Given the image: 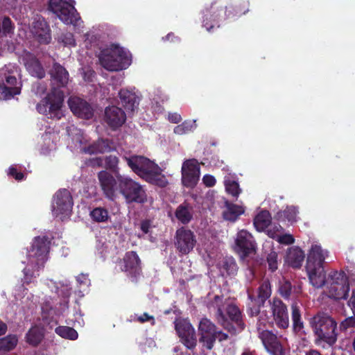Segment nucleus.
<instances>
[{
    "label": "nucleus",
    "instance_id": "nucleus-51",
    "mask_svg": "<svg viewBox=\"0 0 355 355\" xmlns=\"http://www.w3.org/2000/svg\"><path fill=\"white\" fill-rule=\"evenodd\" d=\"M350 327H355V313H353L352 316L345 318L340 324L341 331H345Z\"/></svg>",
    "mask_w": 355,
    "mask_h": 355
},
{
    "label": "nucleus",
    "instance_id": "nucleus-39",
    "mask_svg": "<svg viewBox=\"0 0 355 355\" xmlns=\"http://www.w3.org/2000/svg\"><path fill=\"white\" fill-rule=\"evenodd\" d=\"M55 332L58 336L65 339L74 340L78 337L77 331L68 326H59L55 328Z\"/></svg>",
    "mask_w": 355,
    "mask_h": 355
},
{
    "label": "nucleus",
    "instance_id": "nucleus-53",
    "mask_svg": "<svg viewBox=\"0 0 355 355\" xmlns=\"http://www.w3.org/2000/svg\"><path fill=\"white\" fill-rule=\"evenodd\" d=\"M1 28L5 34L10 33L13 31V25L9 17H5L3 18Z\"/></svg>",
    "mask_w": 355,
    "mask_h": 355
},
{
    "label": "nucleus",
    "instance_id": "nucleus-57",
    "mask_svg": "<svg viewBox=\"0 0 355 355\" xmlns=\"http://www.w3.org/2000/svg\"><path fill=\"white\" fill-rule=\"evenodd\" d=\"M202 182L203 184L207 187H212L216 183V178L213 175L209 174L205 175L203 176Z\"/></svg>",
    "mask_w": 355,
    "mask_h": 355
},
{
    "label": "nucleus",
    "instance_id": "nucleus-61",
    "mask_svg": "<svg viewBox=\"0 0 355 355\" xmlns=\"http://www.w3.org/2000/svg\"><path fill=\"white\" fill-rule=\"evenodd\" d=\"M347 304L352 313H355V289L352 291V295L347 302Z\"/></svg>",
    "mask_w": 355,
    "mask_h": 355
},
{
    "label": "nucleus",
    "instance_id": "nucleus-37",
    "mask_svg": "<svg viewBox=\"0 0 355 355\" xmlns=\"http://www.w3.org/2000/svg\"><path fill=\"white\" fill-rule=\"evenodd\" d=\"M175 216L184 225L188 224L193 218L191 209L187 203L181 204L177 207Z\"/></svg>",
    "mask_w": 355,
    "mask_h": 355
},
{
    "label": "nucleus",
    "instance_id": "nucleus-15",
    "mask_svg": "<svg viewBox=\"0 0 355 355\" xmlns=\"http://www.w3.org/2000/svg\"><path fill=\"white\" fill-rule=\"evenodd\" d=\"M31 32L34 37L41 44H47L51 40V29L44 18L37 15L33 18Z\"/></svg>",
    "mask_w": 355,
    "mask_h": 355
},
{
    "label": "nucleus",
    "instance_id": "nucleus-47",
    "mask_svg": "<svg viewBox=\"0 0 355 355\" xmlns=\"http://www.w3.org/2000/svg\"><path fill=\"white\" fill-rule=\"evenodd\" d=\"M216 334L201 335L199 341L202 344V346L208 350H211L216 342Z\"/></svg>",
    "mask_w": 355,
    "mask_h": 355
},
{
    "label": "nucleus",
    "instance_id": "nucleus-41",
    "mask_svg": "<svg viewBox=\"0 0 355 355\" xmlns=\"http://www.w3.org/2000/svg\"><path fill=\"white\" fill-rule=\"evenodd\" d=\"M327 282L331 284L349 285L347 277L343 271H333L329 275Z\"/></svg>",
    "mask_w": 355,
    "mask_h": 355
},
{
    "label": "nucleus",
    "instance_id": "nucleus-46",
    "mask_svg": "<svg viewBox=\"0 0 355 355\" xmlns=\"http://www.w3.org/2000/svg\"><path fill=\"white\" fill-rule=\"evenodd\" d=\"M225 186L226 191L229 194H231L233 197H235L236 198H238L241 193V189L237 182L230 180H226L225 182Z\"/></svg>",
    "mask_w": 355,
    "mask_h": 355
},
{
    "label": "nucleus",
    "instance_id": "nucleus-31",
    "mask_svg": "<svg viewBox=\"0 0 355 355\" xmlns=\"http://www.w3.org/2000/svg\"><path fill=\"white\" fill-rule=\"evenodd\" d=\"M44 337V329L38 326H34L26 333V340L30 345L37 347L42 341Z\"/></svg>",
    "mask_w": 355,
    "mask_h": 355
},
{
    "label": "nucleus",
    "instance_id": "nucleus-5",
    "mask_svg": "<svg viewBox=\"0 0 355 355\" xmlns=\"http://www.w3.org/2000/svg\"><path fill=\"white\" fill-rule=\"evenodd\" d=\"M248 11V8H241L240 6H223L221 2L215 0L204 12L202 26L209 32L214 27L219 28L220 22L229 19L241 17Z\"/></svg>",
    "mask_w": 355,
    "mask_h": 355
},
{
    "label": "nucleus",
    "instance_id": "nucleus-13",
    "mask_svg": "<svg viewBox=\"0 0 355 355\" xmlns=\"http://www.w3.org/2000/svg\"><path fill=\"white\" fill-rule=\"evenodd\" d=\"M196 243L194 233L184 227L176 230L175 245L177 250L182 254H189Z\"/></svg>",
    "mask_w": 355,
    "mask_h": 355
},
{
    "label": "nucleus",
    "instance_id": "nucleus-49",
    "mask_svg": "<svg viewBox=\"0 0 355 355\" xmlns=\"http://www.w3.org/2000/svg\"><path fill=\"white\" fill-rule=\"evenodd\" d=\"M278 254L275 251H271L267 256V263L268 269L271 272H275L278 268Z\"/></svg>",
    "mask_w": 355,
    "mask_h": 355
},
{
    "label": "nucleus",
    "instance_id": "nucleus-52",
    "mask_svg": "<svg viewBox=\"0 0 355 355\" xmlns=\"http://www.w3.org/2000/svg\"><path fill=\"white\" fill-rule=\"evenodd\" d=\"M134 321L138 322L139 323L150 322L152 325H154L155 323L154 316L150 315L148 313H144L139 316H136L134 318Z\"/></svg>",
    "mask_w": 355,
    "mask_h": 355
},
{
    "label": "nucleus",
    "instance_id": "nucleus-22",
    "mask_svg": "<svg viewBox=\"0 0 355 355\" xmlns=\"http://www.w3.org/2000/svg\"><path fill=\"white\" fill-rule=\"evenodd\" d=\"M252 236L245 230H241L237 234L236 245L243 257L249 256L255 250Z\"/></svg>",
    "mask_w": 355,
    "mask_h": 355
},
{
    "label": "nucleus",
    "instance_id": "nucleus-25",
    "mask_svg": "<svg viewBox=\"0 0 355 355\" xmlns=\"http://www.w3.org/2000/svg\"><path fill=\"white\" fill-rule=\"evenodd\" d=\"M114 150L113 142L109 139L100 138L83 148V152L89 155L108 153Z\"/></svg>",
    "mask_w": 355,
    "mask_h": 355
},
{
    "label": "nucleus",
    "instance_id": "nucleus-16",
    "mask_svg": "<svg viewBox=\"0 0 355 355\" xmlns=\"http://www.w3.org/2000/svg\"><path fill=\"white\" fill-rule=\"evenodd\" d=\"M270 309L276 326L281 329L289 327V316L287 306L279 298L275 297L270 302Z\"/></svg>",
    "mask_w": 355,
    "mask_h": 355
},
{
    "label": "nucleus",
    "instance_id": "nucleus-19",
    "mask_svg": "<svg viewBox=\"0 0 355 355\" xmlns=\"http://www.w3.org/2000/svg\"><path fill=\"white\" fill-rule=\"evenodd\" d=\"M266 351L270 355H285L283 346L277 336L272 331H261L258 334Z\"/></svg>",
    "mask_w": 355,
    "mask_h": 355
},
{
    "label": "nucleus",
    "instance_id": "nucleus-42",
    "mask_svg": "<svg viewBox=\"0 0 355 355\" xmlns=\"http://www.w3.org/2000/svg\"><path fill=\"white\" fill-rule=\"evenodd\" d=\"M17 344V338L15 336L8 335L0 338V351L9 352L13 349Z\"/></svg>",
    "mask_w": 355,
    "mask_h": 355
},
{
    "label": "nucleus",
    "instance_id": "nucleus-34",
    "mask_svg": "<svg viewBox=\"0 0 355 355\" xmlns=\"http://www.w3.org/2000/svg\"><path fill=\"white\" fill-rule=\"evenodd\" d=\"M225 205L227 210L224 212L223 216L227 220L235 221L245 211L243 207L229 202L228 201L225 202Z\"/></svg>",
    "mask_w": 355,
    "mask_h": 355
},
{
    "label": "nucleus",
    "instance_id": "nucleus-35",
    "mask_svg": "<svg viewBox=\"0 0 355 355\" xmlns=\"http://www.w3.org/2000/svg\"><path fill=\"white\" fill-rule=\"evenodd\" d=\"M26 70L33 76L42 78L44 76V70L35 57H32L30 60L24 63Z\"/></svg>",
    "mask_w": 355,
    "mask_h": 355
},
{
    "label": "nucleus",
    "instance_id": "nucleus-4",
    "mask_svg": "<svg viewBox=\"0 0 355 355\" xmlns=\"http://www.w3.org/2000/svg\"><path fill=\"white\" fill-rule=\"evenodd\" d=\"M123 158L131 171L147 183L159 188H164L168 184L162 168L154 161L137 155L124 156Z\"/></svg>",
    "mask_w": 355,
    "mask_h": 355
},
{
    "label": "nucleus",
    "instance_id": "nucleus-40",
    "mask_svg": "<svg viewBox=\"0 0 355 355\" xmlns=\"http://www.w3.org/2000/svg\"><path fill=\"white\" fill-rule=\"evenodd\" d=\"M90 216L96 223L107 222L110 218L108 211L101 207L93 209L90 212Z\"/></svg>",
    "mask_w": 355,
    "mask_h": 355
},
{
    "label": "nucleus",
    "instance_id": "nucleus-54",
    "mask_svg": "<svg viewBox=\"0 0 355 355\" xmlns=\"http://www.w3.org/2000/svg\"><path fill=\"white\" fill-rule=\"evenodd\" d=\"M268 319L267 318L263 317L261 314L259 315V318L257 319V330L258 332V334L261 331H266L267 329H264V328L266 327V324H268Z\"/></svg>",
    "mask_w": 355,
    "mask_h": 355
},
{
    "label": "nucleus",
    "instance_id": "nucleus-64",
    "mask_svg": "<svg viewBox=\"0 0 355 355\" xmlns=\"http://www.w3.org/2000/svg\"><path fill=\"white\" fill-rule=\"evenodd\" d=\"M8 329L7 324L0 320V336L4 335Z\"/></svg>",
    "mask_w": 355,
    "mask_h": 355
},
{
    "label": "nucleus",
    "instance_id": "nucleus-28",
    "mask_svg": "<svg viewBox=\"0 0 355 355\" xmlns=\"http://www.w3.org/2000/svg\"><path fill=\"white\" fill-rule=\"evenodd\" d=\"M257 293V296L255 297L248 291V299L251 302H259L261 305H264L266 301L270 297L272 293L270 282L268 280L263 281L258 288Z\"/></svg>",
    "mask_w": 355,
    "mask_h": 355
},
{
    "label": "nucleus",
    "instance_id": "nucleus-44",
    "mask_svg": "<svg viewBox=\"0 0 355 355\" xmlns=\"http://www.w3.org/2000/svg\"><path fill=\"white\" fill-rule=\"evenodd\" d=\"M119 162V158L115 155L106 156L105 158V164L107 169L113 172L115 175H121L118 166Z\"/></svg>",
    "mask_w": 355,
    "mask_h": 355
},
{
    "label": "nucleus",
    "instance_id": "nucleus-9",
    "mask_svg": "<svg viewBox=\"0 0 355 355\" xmlns=\"http://www.w3.org/2000/svg\"><path fill=\"white\" fill-rule=\"evenodd\" d=\"M73 200L70 191L67 189H59L53 195L52 211L61 220L69 217L71 214Z\"/></svg>",
    "mask_w": 355,
    "mask_h": 355
},
{
    "label": "nucleus",
    "instance_id": "nucleus-12",
    "mask_svg": "<svg viewBox=\"0 0 355 355\" xmlns=\"http://www.w3.org/2000/svg\"><path fill=\"white\" fill-rule=\"evenodd\" d=\"M175 329L180 338L181 342L189 349L196 347L197 340L196 332L189 320L186 319H177L175 322Z\"/></svg>",
    "mask_w": 355,
    "mask_h": 355
},
{
    "label": "nucleus",
    "instance_id": "nucleus-36",
    "mask_svg": "<svg viewBox=\"0 0 355 355\" xmlns=\"http://www.w3.org/2000/svg\"><path fill=\"white\" fill-rule=\"evenodd\" d=\"M220 271L223 275L226 273L227 275H235L238 270V266L235 259L233 257H225L220 263Z\"/></svg>",
    "mask_w": 355,
    "mask_h": 355
},
{
    "label": "nucleus",
    "instance_id": "nucleus-63",
    "mask_svg": "<svg viewBox=\"0 0 355 355\" xmlns=\"http://www.w3.org/2000/svg\"><path fill=\"white\" fill-rule=\"evenodd\" d=\"M163 40L171 42L180 41V38L175 36L173 33H168L164 37H163Z\"/></svg>",
    "mask_w": 355,
    "mask_h": 355
},
{
    "label": "nucleus",
    "instance_id": "nucleus-48",
    "mask_svg": "<svg viewBox=\"0 0 355 355\" xmlns=\"http://www.w3.org/2000/svg\"><path fill=\"white\" fill-rule=\"evenodd\" d=\"M193 128V123L189 121H184L181 124L175 127L173 132L176 135H184L189 133Z\"/></svg>",
    "mask_w": 355,
    "mask_h": 355
},
{
    "label": "nucleus",
    "instance_id": "nucleus-14",
    "mask_svg": "<svg viewBox=\"0 0 355 355\" xmlns=\"http://www.w3.org/2000/svg\"><path fill=\"white\" fill-rule=\"evenodd\" d=\"M101 189L105 197L114 200L119 191V180L107 171H101L97 175Z\"/></svg>",
    "mask_w": 355,
    "mask_h": 355
},
{
    "label": "nucleus",
    "instance_id": "nucleus-7",
    "mask_svg": "<svg viewBox=\"0 0 355 355\" xmlns=\"http://www.w3.org/2000/svg\"><path fill=\"white\" fill-rule=\"evenodd\" d=\"M98 59L101 64L110 71H118L126 69L131 63L128 53L117 44H112L109 48L101 51Z\"/></svg>",
    "mask_w": 355,
    "mask_h": 355
},
{
    "label": "nucleus",
    "instance_id": "nucleus-20",
    "mask_svg": "<svg viewBox=\"0 0 355 355\" xmlns=\"http://www.w3.org/2000/svg\"><path fill=\"white\" fill-rule=\"evenodd\" d=\"M122 270L128 272L132 277H137L141 271V260L135 251L127 252L123 259Z\"/></svg>",
    "mask_w": 355,
    "mask_h": 355
},
{
    "label": "nucleus",
    "instance_id": "nucleus-62",
    "mask_svg": "<svg viewBox=\"0 0 355 355\" xmlns=\"http://www.w3.org/2000/svg\"><path fill=\"white\" fill-rule=\"evenodd\" d=\"M150 227V223L149 220H144L141 223V230L144 234H147L149 232Z\"/></svg>",
    "mask_w": 355,
    "mask_h": 355
},
{
    "label": "nucleus",
    "instance_id": "nucleus-18",
    "mask_svg": "<svg viewBox=\"0 0 355 355\" xmlns=\"http://www.w3.org/2000/svg\"><path fill=\"white\" fill-rule=\"evenodd\" d=\"M17 85L15 76L10 73H0V94L3 99H10L20 94L21 87Z\"/></svg>",
    "mask_w": 355,
    "mask_h": 355
},
{
    "label": "nucleus",
    "instance_id": "nucleus-17",
    "mask_svg": "<svg viewBox=\"0 0 355 355\" xmlns=\"http://www.w3.org/2000/svg\"><path fill=\"white\" fill-rule=\"evenodd\" d=\"M68 105L73 114L79 118L90 119L94 116L93 107L85 99L78 96H70Z\"/></svg>",
    "mask_w": 355,
    "mask_h": 355
},
{
    "label": "nucleus",
    "instance_id": "nucleus-24",
    "mask_svg": "<svg viewBox=\"0 0 355 355\" xmlns=\"http://www.w3.org/2000/svg\"><path fill=\"white\" fill-rule=\"evenodd\" d=\"M325 259L324 251L320 245H313L307 257L306 268L315 267L322 270Z\"/></svg>",
    "mask_w": 355,
    "mask_h": 355
},
{
    "label": "nucleus",
    "instance_id": "nucleus-11",
    "mask_svg": "<svg viewBox=\"0 0 355 355\" xmlns=\"http://www.w3.org/2000/svg\"><path fill=\"white\" fill-rule=\"evenodd\" d=\"M200 168L196 159H190L184 162L182 166V182L184 187L193 188L199 181Z\"/></svg>",
    "mask_w": 355,
    "mask_h": 355
},
{
    "label": "nucleus",
    "instance_id": "nucleus-60",
    "mask_svg": "<svg viewBox=\"0 0 355 355\" xmlns=\"http://www.w3.org/2000/svg\"><path fill=\"white\" fill-rule=\"evenodd\" d=\"M229 338L227 334L223 332L222 331L216 330V340L218 339L220 342L227 340Z\"/></svg>",
    "mask_w": 355,
    "mask_h": 355
},
{
    "label": "nucleus",
    "instance_id": "nucleus-29",
    "mask_svg": "<svg viewBox=\"0 0 355 355\" xmlns=\"http://www.w3.org/2000/svg\"><path fill=\"white\" fill-rule=\"evenodd\" d=\"M305 254L299 247H292L286 253V261L288 265L295 268H299L304 260Z\"/></svg>",
    "mask_w": 355,
    "mask_h": 355
},
{
    "label": "nucleus",
    "instance_id": "nucleus-58",
    "mask_svg": "<svg viewBox=\"0 0 355 355\" xmlns=\"http://www.w3.org/2000/svg\"><path fill=\"white\" fill-rule=\"evenodd\" d=\"M8 175L14 178L18 181L22 180V172H18L17 168L13 166H11L8 168Z\"/></svg>",
    "mask_w": 355,
    "mask_h": 355
},
{
    "label": "nucleus",
    "instance_id": "nucleus-8",
    "mask_svg": "<svg viewBox=\"0 0 355 355\" xmlns=\"http://www.w3.org/2000/svg\"><path fill=\"white\" fill-rule=\"evenodd\" d=\"M119 180V192L128 204L143 205L148 201V195L144 187L128 176L116 175Z\"/></svg>",
    "mask_w": 355,
    "mask_h": 355
},
{
    "label": "nucleus",
    "instance_id": "nucleus-21",
    "mask_svg": "<svg viewBox=\"0 0 355 355\" xmlns=\"http://www.w3.org/2000/svg\"><path fill=\"white\" fill-rule=\"evenodd\" d=\"M125 119V112L116 106L107 107L105 110V121L112 129L121 126Z\"/></svg>",
    "mask_w": 355,
    "mask_h": 355
},
{
    "label": "nucleus",
    "instance_id": "nucleus-10",
    "mask_svg": "<svg viewBox=\"0 0 355 355\" xmlns=\"http://www.w3.org/2000/svg\"><path fill=\"white\" fill-rule=\"evenodd\" d=\"M49 9L66 24L76 25L80 19L74 6L63 0H49Z\"/></svg>",
    "mask_w": 355,
    "mask_h": 355
},
{
    "label": "nucleus",
    "instance_id": "nucleus-45",
    "mask_svg": "<svg viewBox=\"0 0 355 355\" xmlns=\"http://www.w3.org/2000/svg\"><path fill=\"white\" fill-rule=\"evenodd\" d=\"M58 41L60 43H62L64 46L74 47L76 45L74 35L70 32L62 33L58 36Z\"/></svg>",
    "mask_w": 355,
    "mask_h": 355
},
{
    "label": "nucleus",
    "instance_id": "nucleus-56",
    "mask_svg": "<svg viewBox=\"0 0 355 355\" xmlns=\"http://www.w3.org/2000/svg\"><path fill=\"white\" fill-rule=\"evenodd\" d=\"M283 230L282 227L279 225H274L272 228H270L267 230V234L272 239H275L277 236V232H280Z\"/></svg>",
    "mask_w": 355,
    "mask_h": 355
},
{
    "label": "nucleus",
    "instance_id": "nucleus-1",
    "mask_svg": "<svg viewBox=\"0 0 355 355\" xmlns=\"http://www.w3.org/2000/svg\"><path fill=\"white\" fill-rule=\"evenodd\" d=\"M50 75L51 89L37 105L36 108L39 113L46 115L49 119H60L64 100V94L61 88L67 85L69 75L67 69L58 62L53 64Z\"/></svg>",
    "mask_w": 355,
    "mask_h": 355
},
{
    "label": "nucleus",
    "instance_id": "nucleus-3",
    "mask_svg": "<svg viewBox=\"0 0 355 355\" xmlns=\"http://www.w3.org/2000/svg\"><path fill=\"white\" fill-rule=\"evenodd\" d=\"M51 239L46 236L34 237L31 245L27 250V263L24 268V284L34 282L39 276L48 260L51 248Z\"/></svg>",
    "mask_w": 355,
    "mask_h": 355
},
{
    "label": "nucleus",
    "instance_id": "nucleus-2",
    "mask_svg": "<svg viewBox=\"0 0 355 355\" xmlns=\"http://www.w3.org/2000/svg\"><path fill=\"white\" fill-rule=\"evenodd\" d=\"M207 307L214 311L218 323L232 336L243 331L245 327L243 315L234 300L223 295H216Z\"/></svg>",
    "mask_w": 355,
    "mask_h": 355
},
{
    "label": "nucleus",
    "instance_id": "nucleus-55",
    "mask_svg": "<svg viewBox=\"0 0 355 355\" xmlns=\"http://www.w3.org/2000/svg\"><path fill=\"white\" fill-rule=\"evenodd\" d=\"M277 241L282 244L291 245L295 242L293 236L291 234H284L277 237Z\"/></svg>",
    "mask_w": 355,
    "mask_h": 355
},
{
    "label": "nucleus",
    "instance_id": "nucleus-30",
    "mask_svg": "<svg viewBox=\"0 0 355 355\" xmlns=\"http://www.w3.org/2000/svg\"><path fill=\"white\" fill-rule=\"evenodd\" d=\"M306 269L309 275L310 282L314 287L321 288L325 284L327 280L324 268H322L321 270L315 267Z\"/></svg>",
    "mask_w": 355,
    "mask_h": 355
},
{
    "label": "nucleus",
    "instance_id": "nucleus-26",
    "mask_svg": "<svg viewBox=\"0 0 355 355\" xmlns=\"http://www.w3.org/2000/svg\"><path fill=\"white\" fill-rule=\"evenodd\" d=\"M278 291L285 300L293 299L297 297L301 293V286L293 285L290 281L284 279L279 282Z\"/></svg>",
    "mask_w": 355,
    "mask_h": 355
},
{
    "label": "nucleus",
    "instance_id": "nucleus-33",
    "mask_svg": "<svg viewBox=\"0 0 355 355\" xmlns=\"http://www.w3.org/2000/svg\"><path fill=\"white\" fill-rule=\"evenodd\" d=\"M349 291V285L329 284V296L335 300L346 299Z\"/></svg>",
    "mask_w": 355,
    "mask_h": 355
},
{
    "label": "nucleus",
    "instance_id": "nucleus-6",
    "mask_svg": "<svg viewBox=\"0 0 355 355\" xmlns=\"http://www.w3.org/2000/svg\"><path fill=\"white\" fill-rule=\"evenodd\" d=\"M309 324L315 336V343L333 346L338 339L337 322L325 313H318L310 319Z\"/></svg>",
    "mask_w": 355,
    "mask_h": 355
},
{
    "label": "nucleus",
    "instance_id": "nucleus-59",
    "mask_svg": "<svg viewBox=\"0 0 355 355\" xmlns=\"http://www.w3.org/2000/svg\"><path fill=\"white\" fill-rule=\"evenodd\" d=\"M168 120L173 123H178L182 121V116L177 112L168 113Z\"/></svg>",
    "mask_w": 355,
    "mask_h": 355
},
{
    "label": "nucleus",
    "instance_id": "nucleus-50",
    "mask_svg": "<svg viewBox=\"0 0 355 355\" xmlns=\"http://www.w3.org/2000/svg\"><path fill=\"white\" fill-rule=\"evenodd\" d=\"M252 305H249L247 313L250 317H254L260 315L261 305L259 302H251Z\"/></svg>",
    "mask_w": 355,
    "mask_h": 355
},
{
    "label": "nucleus",
    "instance_id": "nucleus-27",
    "mask_svg": "<svg viewBox=\"0 0 355 355\" xmlns=\"http://www.w3.org/2000/svg\"><path fill=\"white\" fill-rule=\"evenodd\" d=\"M291 320L293 331L295 334H305L304 323L302 320L300 306L297 303L291 305Z\"/></svg>",
    "mask_w": 355,
    "mask_h": 355
},
{
    "label": "nucleus",
    "instance_id": "nucleus-23",
    "mask_svg": "<svg viewBox=\"0 0 355 355\" xmlns=\"http://www.w3.org/2000/svg\"><path fill=\"white\" fill-rule=\"evenodd\" d=\"M119 103L128 113H132L138 108L139 99L135 92L121 89L119 92Z\"/></svg>",
    "mask_w": 355,
    "mask_h": 355
},
{
    "label": "nucleus",
    "instance_id": "nucleus-32",
    "mask_svg": "<svg viewBox=\"0 0 355 355\" xmlns=\"http://www.w3.org/2000/svg\"><path fill=\"white\" fill-rule=\"evenodd\" d=\"M271 223V216L268 211H261L254 219V225L257 231L263 232Z\"/></svg>",
    "mask_w": 355,
    "mask_h": 355
},
{
    "label": "nucleus",
    "instance_id": "nucleus-38",
    "mask_svg": "<svg viewBox=\"0 0 355 355\" xmlns=\"http://www.w3.org/2000/svg\"><path fill=\"white\" fill-rule=\"evenodd\" d=\"M297 209L294 206L287 207L283 211H279L275 214L274 218L279 221L295 222L297 214Z\"/></svg>",
    "mask_w": 355,
    "mask_h": 355
},
{
    "label": "nucleus",
    "instance_id": "nucleus-43",
    "mask_svg": "<svg viewBox=\"0 0 355 355\" xmlns=\"http://www.w3.org/2000/svg\"><path fill=\"white\" fill-rule=\"evenodd\" d=\"M215 324L207 318H202L198 326L200 336L216 334Z\"/></svg>",
    "mask_w": 355,
    "mask_h": 355
}]
</instances>
